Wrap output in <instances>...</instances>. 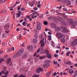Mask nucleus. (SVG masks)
<instances>
[{
	"instance_id": "f257e3e1",
	"label": "nucleus",
	"mask_w": 77,
	"mask_h": 77,
	"mask_svg": "<svg viewBox=\"0 0 77 77\" xmlns=\"http://www.w3.org/2000/svg\"><path fill=\"white\" fill-rule=\"evenodd\" d=\"M67 22L68 24H69L70 25H71L73 27H75V23H77L76 22H74L73 23V21L71 19L69 18L67 20Z\"/></svg>"
},
{
	"instance_id": "f03ea898",
	"label": "nucleus",
	"mask_w": 77,
	"mask_h": 77,
	"mask_svg": "<svg viewBox=\"0 0 77 77\" xmlns=\"http://www.w3.org/2000/svg\"><path fill=\"white\" fill-rule=\"evenodd\" d=\"M61 28L63 29V30L62 31L63 33H66L68 32V30H66V27L61 26Z\"/></svg>"
},
{
	"instance_id": "7ed1b4c3",
	"label": "nucleus",
	"mask_w": 77,
	"mask_h": 77,
	"mask_svg": "<svg viewBox=\"0 0 77 77\" xmlns=\"http://www.w3.org/2000/svg\"><path fill=\"white\" fill-rule=\"evenodd\" d=\"M24 52V49L23 48H21L19 50L18 52H17L18 55L19 56H21L22 54Z\"/></svg>"
},
{
	"instance_id": "20e7f679",
	"label": "nucleus",
	"mask_w": 77,
	"mask_h": 77,
	"mask_svg": "<svg viewBox=\"0 0 77 77\" xmlns=\"http://www.w3.org/2000/svg\"><path fill=\"white\" fill-rule=\"evenodd\" d=\"M36 29L37 30H40L42 28V26L41 25V24L39 23H38L37 24Z\"/></svg>"
},
{
	"instance_id": "39448f33",
	"label": "nucleus",
	"mask_w": 77,
	"mask_h": 77,
	"mask_svg": "<svg viewBox=\"0 0 77 77\" xmlns=\"http://www.w3.org/2000/svg\"><path fill=\"white\" fill-rule=\"evenodd\" d=\"M77 39H74V41L72 42V46L73 47H74L76 45H77Z\"/></svg>"
},
{
	"instance_id": "423d86ee",
	"label": "nucleus",
	"mask_w": 77,
	"mask_h": 77,
	"mask_svg": "<svg viewBox=\"0 0 77 77\" xmlns=\"http://www.w3.org/2000/svg\"><path fill=\"white\" fill-rule=\"evenodd\" d=\"M27 53L25 52L22 55V59H26L27 57Z\"/></svg>"
},
{
	"instance_id": "0eeeda50",
	"label": "nucleus",
	"mask_w": 77,
	"mask_h": 77,
	"mask_svg": "<svg viewBox=\"0 0 77 77\" xmlns=\"http://www.w3.org/2000/svg\"><path fill=\"white\" fill-rule=\"evenodd\" d=\"M43 70V68H38L36 69L37 72L38 74H39V73H40V72H41V71H42Z\"/></svg>"
},
{
	"instance_id": "6e6552de",
	"label": "nucleus",
	"mask_w": 77,
	"mask_h": 77,
	"mask_svg": "<svg viewBox=\"0 0 77 77\" xmlns=\"http://www.w3.org/2000/svg\"><path fill=\"white\" fill-rule=\"evenodd\" d=\"M50 65L49 63H46L43 65V68H47V67L50 66Z\"/></svg>"
},
{
	"instance_id": "1a4fd4ad",
	"label": "nucleus",
	"mask_w": 77,
	"mask_h": 77,
	"mask_svg": "<svg viewBox=\"0 0 77 77\" xmlns=\"http://www.w3.org/2000/svg\"><path fill=\"white\" fill-rule=\"evenodd\" d=\"M5 30H7L9 29V25L8 24H7L5 26H4Z\"/></svg>"
},
{
	"instance_id": "9d476101",
	"label": "nucleus",
	"mask_w": 77,
	"mask_h": 77,
	"mask_svg": "<svg viewBox=\"0 0 77 77\" xmlns=\"http://www.w3.org/2000/svg\"><path fill=\"white\" fill-rule=\"evenodd\" d=\"M46 56L49 59H51V55L50 53L46 54Z\"/></svg>"
},
{
	"instance_id": "9b49d317",
	"label": "nucleus",
	"mask_w": 77,
	"mask_h": 77,
	"mask_svg": "<svg viewBox=\"0 0 77 77\" xmlns=\"http://www.w3.org/2000/svg\"><path fill=\"white\" fill-rule=\"evenodd\" d=\"M55 30L56 32H60V27H57L55 29Z\"/></svg>"
},
{
	"instance_id": "f8f14e48",
	"label": "nucleus",
	"mask_w": 77,
	"mask_h": 77,
	"mask_svg": "<svg viewBox=\"0 0 77 77\" xmlns=\"http://www.w3.org/2000/svg\"><path fill=\"white\" fill-rule=\"evenodd\" d=\"M11 61V58H8L6 61L7 63V64H9V63Z\"/></svg>"
},
{
	"instance_id": "ddd939ff",
	"label": "nucleus",
	"mask_w": 77,
	"mask_h": 77,
	"mask_svg": "<svg viewBox=\"0 0 77 77\" xmlns=\"http://www.w3.org/2000/svg\"><path fill=\"white\" fill-rule=\"evenodd\" d=\"M57 18L58 20H59V21H60V22H61V21H63V19H62V18L60 17L59 16H58L57 17Z\"/></svg>"
},
{
	"instance_id": "4468645a",
	"label": "nucleus",
	"mask_w": 77,
	"mask_h": 77,
	"mask_svg": "<svg viewBox=\"0 0 77 77\" xmlns=\"http://www.w3.org/2000/svg\"><path fill=\"white\" fill-rule=\"evenodd\" d=\"M27 48L29 50H32L33 48V47L32 46H29L27 47Z\"/></svg>"
},
{
	"instance_id": "2eb2a0df",
	"label": "nucleus",
	"mask_w": 77,
	"mask_h": 77,
	"mask_svg": "<svg viewBox=\"0 0 77 77\" xmlns=\"http://www.w3.org/2000/svg\"><path fill=\"white\" fill-rule=\"evenodd\" d=\"M68 0H63L62 2V3H63V4H66L68 3Z\"/></svg>"
},
{
	"instance_id": "dca6fc26",
	"label": "nucleus",
	"mask_w": 77,
	"mask_h": 77,
	"mask_svg": "<svg viewBox=\"0 0 77 77\" xmlns=\"http://www.w3.org/2000/svg\"><path fill=\"white\" fill-rule=\"evenodd\" d=\"M38 42V40L34 38L33 40V42L34 43V44H38L37 42Z\"/></svg>"
},
{
	"instance_id": "f3484780",
	"label": "nucleus",
	"mask_w": 77,
	"mask_h": 77,
	"mask_svg": "<svg viewBox=\"0 0 77 77\" xmlns=\"http://www.w3.org/2000/svg\"><path fill=\"white\" fill-rule=\"evenodd\" d=\"M18 54L17 53H16L14 56L13 57L14 58H16V57H18Z\"/></svg>"
},
{
	"instance_id": "a211bd4d",
	"label": "nucleus",
	"mask_w": 77,
	"mask_h": 77,
	"mask_svg": "<svg viewBox=\"0 0 77 77\" xmlns=\"http://www.w3.org/2000/svg\"><path fill=\"white\" fill-rule=\"evenodd\" d=\"M45 58H46V56L44 55L42 57H39L40 59H45Z\"/></svg>"
},
{
	"instance_id": "6ab92c4d",
	"label": "nucleus",
	"mask_w": 77,
	"mask_h": 77,
	"mask_svg": "<svg viewBox=\"0 0 77 77\" xmlns=\"http://www.w3.org/2000/svg\"><path fill=\"white\" fill-rule=\"evenodd\" d=\"M66 22L65 21H62V24L63 26H66Z\"/></svg>"
},
{
	"instance_id": "aec40b11",
	"label": "nucleus",
	"mask_w": 77,
	"mask_h": 77,
	"mask_svg": "<svg viewBox=\"0 0 77 77\" xmlns=\"http://www.w3.org/2000/svg\"><path fill=\"white\" fill-rule=\"evenodd\" d=\"M44 38H43L42 40L40 41V44H42L44 43Z\"/></svg>"
},
{
	"instance_id": "412c9836",
	"label": "nucleus",
	"mask_w": 77,
	"mask_h": 77,
	"mask_svg": "<svg viewBox=\"0 0 77 77\" xmlns=\"http://www.w3.org/2000/svg\"><path fill=\"white\" fill-rule=\"evenodd\" d=\"M66 65H72V63L71 62H68L67 63H66Z\"/></svg>"
},
{
	"instance_id": "4be33fe9",
	"label": "nucleus",
	"mask_w": 77,
	"mask_h": 77,
	"mask_svg": "<svg viewBox=\"0 0 77 77\" xmlns=\"http://www.w3.org/2000/svg\"><path fill=\"white\" fill-rule=\"evenodd\" d=\"M51 26L53 28H56V24L53 23L51 24Z\"/></svg>"
},
{
	"instance_id": "5701e85b",
	"label": "nucleus",
	"mask_w": 77,
	"mask_h": 77,
	"mask_svg": "<svg viewBox=\"0 0 77 77\" xmlns=\"http://www.w3.org/2000/svg\"><path fill=\"white\" fill-rule=\"evenodd\" d=\"M61 35V33L60 32H57L56 34V36L57 37H59V36Z\"/></svg>"
},
{
	"instance_id": "b1692460",
	"label": "nucleus",
	"mask_w": 77,
	"mask_h": 77,
	"mask_svg": "<svg viewBox=\"0 0 77 77\" xmlns=\"http://www.w3.org/2000/svg\"><path fill=\"white\" fill-rule=\"evenodd\" d=\"M49 53H50V52L48 51V50H45V54H48Z\"/></svg>"
},
{
	"instance_id": "393cba45",
	"label": "nucleus",
	"mask_w": 77,
	"mask_h": 77,
	"mask_svg": "<svg viewBox=\"0 0 77 77\" xmlns=\"http://www.w3.org/2000/svg\"><path fill=\"white\" fill-rule=\"evenodd\" d=\"M48 40L50 41L51 39V36L50 35H48Z\"/></svg>"
},
{
	"instance_id": "a878e982",
	"label": "nucleus",
	"mask_w": 77,
	"mask_h": 77,
	"mask_svg": "<svg viewBox=\"0 0 77 77\" xmlns=\"http://www.w3.org/2000/svg\"><path fill=\"white\" fill-rule=\"evenodd\" d=\"M3 70L4 71H5V72H6V66H4L3 67Z\"/></svg>"
},
{
	"instance_id": "bb28decb",
	"label": "nucleus",
	"mask_w": 77,
	"mask_h": 77,
	"mask_svg": "<svg viewBox=\"0 0 77 77\" xmlns=\"http://www.w3.org/2000/svg\"><path fill=\"white\" fill-rule=\"evenodd\" d=\"M61 42H63V43H65V39H64V38H62V39H61Z\"/></svg>"
},
{
	"instance_id": "cd10ccee",
	"label": "nucleus",
	"mask_w": 77,
	"mask_h": 77,
	"mask_svg": "<svg viewBox=\"0 0 77 77\" xmlns=\"http://www.w3.org/2000/svg\"><path fill=\"white\" fill-rule=\"evenodd\" d=\"M43 24L44 25H47L48 24V22L46 21H45L43 22Z\"/></svg>"
},
{
	"instance_id": "c85d7f7f",
	"label": "nucleus",
	"mask_w": 77,
	"mask_h": 77,
	"mask_svg": "<svg viewBox=\"0 0 77 77\" xmlns=\"http://www.w3.org/2000/svg\"><path fill=\"white\" fill-rule=\"evenodd\" d=\"M67 3V5H71V2H70V1H69V2H68Z\"/></svg>"
},
{
	"instance_id": "c756f323",
	"label": "nucleus",
	"mask_w": 77,
	"mask_h": 77,
	"mask_svg": "<svg viewBox=\"0 0 77 77\" xmlns=\"http://www.w3.org/2000/svg\"><path fill=\"white\" fill-rule=\"evenodd\" d=\"M5 60H4V59L3 58H1L0 59V63H2V62H4Z\"/></svg>"
},
{
	"instance_id": "7c9ffc66",
	"label": "nucleus",
	"mask_w": 77,
	"mask_h": 77,
	"mask_svg": "<svg viewBox=\"0 0 77 77\" xmlns=\"http://www.w3.org/2000/svg\"><path fill=\"white\" fill-rule=\"evenodd\" d=\"M62 36H63V35H61L60 36L58 37L59 39H61L62 37Z\"/></svg>"
},
{
	"instance_id": "2f4dec72",
	"label": "nucleus",
	"mask_w": 77,
	"mask_h": 77,
	"mask_svg": "<svg viewBox=\"0 0 77 77\" xmlns=\"http://www.w3.org/2000/svg\"><path fill=\"white\" fill-rule=\"evenodd\" d=\"M18 77H26V76H25L24 75H23L22 74H21Z\"/></svg>"
},
{
	"instance_id": "473e14b6",
	"label": "nucleus",
	"mask_w": 77,
	"mask_h": 77,
	"mask_svg": "<svg viewBox=\"0 0 77 77\" xmlns=\"http://www.w3.org/2000/svg\"><path fill=\"white\" fill-rule=\"evenodd\" d=\"M19 38L20 40H21V38H22V37H21V34H19Z\"/></svg>"
},
{
	"instance_id": "72a5a7b5",
	"label": "nucleus",
	"mask_w": 77,
	"mask_h": 77,
	"mask_svg": "<svg viewBox=\"0 0 77 77\" xmlns=\"http://www.w3.org/2000/svg\"><path fill=\"white\" fill-rule=\"evenodd\" d=\"M39 77V75H34L32 77Z\"/></svg>"
},
{
	"instance_id": "f704fd0d",
	"label": "nucleus",
	"mask_w": 77,
	"mask_h": 77,
	"mask_svg": "<svg viewBox=\"0 0 77 77\" xmlns=\"http://www.w3.org/2000/svg\"><path fill=\"white\" fill-rule=\"evenodd\" d=\"M41 50V48H39V49H38L37 51V53H39V52L40 51V50Z\"/></svg>"
},
{
	"instance_id": "c9c22d12",
	"label": "nucleus",
	"mask_w": 77,
	"mask_h": 77,
	"mask_svg": "<svg viewBox=\"0 0 77 77\" xmlns=\"http://www.w3.org/2000/svg\"><path fill=\"white\" fill-rule=\"evenodd\" d=\"M53 19L54 21H55V20H56L57 19L56 18V17H53Z\"/></svg>"
},
{
	"instance_id": "e433bc0d",
	"label": "nucleus",
	"mask_w": 77,
	"mask_h": 77,
	"mask_svg": "<svg viewBox=\"0 0 77 77\" xmlns=\"http://www.w3.org/2000/svg\"><path fill=\"white\" fill-rule=\"evenodd\" d=\"M9 74V71H8L7 72L4 73V75H8Z\"/></svg>"
},
{
	"instance_id": "4c0bfd02",
	"label": "nucleus",
	"mask_w": 77,
	"mask_h": 77,
	"mask_svg": "<svg viewBox=\"0 0 77 77\" xmlns=\"http://www.w3.org/2000/svg\"><path fill=\"white\" fill-rule=\"evenodd\" d=\"M57 75V73L55 72L53 73V74L52 75V76H53L54 75Z\"/></svg>"
},
{
	"instance_id": "58836bf2",
	"label": "nucleus",
	"mask_w": 77,
	"mask_h": 77,
	"mask_svg": "<svg viewBox=\"0 0 77 77\" xmlns=\"http://www.w3.org/2000/svg\"><path fill=\"white\" fill-rule=\"evenodd\" d=\"M50 62V61L49 60H48L46 61V63H48L49 64V63Z\"/></svg>"
},
{
	"instance_id": "ea45409f",
	"label": "nucleus",
	"mask_w": 77,
	"mask_h": 77,
	"mask_svg": "<svg viewBox=\"0 0 77 77\" xmlns=\"http://www.w3.org/2000/svg\"><path fill=\"white\" fill-rule=\"evenodd\" d=\"M20 10L22 11H25V9L24 8H22Z\"/></svg>"
},
{
	"instance_id": "a19ab883",
	"label": "nucleus",
	"mask_w": 77,
	"mask_h": 77,
	"mask_svg": "<svg viewBox=\"0 0 77 77\" xmlns=\"http://www.w3.org/2000/svg\"><path fill=\"white\" fill-rule=\"evenodd\" d=\"M17 2H16V5H18V4H19V3H20V1H19V0H17Z\"/></svg>"
},
{
	"instance_id": "79ce46f5",
	"label": "nucleus",
	"mask_w": 77,
	"mask_h": 77,
	"mask_svg": "<svg viewBox=\"0 0 77 77\" xmlns=\"http://www.w3.org/2000/svg\"><path fill=\"white\" fill-rule=\"evenodd\" d=\"M69 72L70 73V74H72L74 73V70H73L71 72L69 71Z\"/></svg>"
},
{
	"instance_id": "37998d69",
	"label": "nucleus",
	"mask_w": 77,
	"mask_h": 77,
	"mask_svg": "<svg viewBox=\"0 0 77 77\" xmlns=\"http://www.w3.org/2000/svg\"><path fill=\"white\" fill-rule=\"evenodd\" d=\"M45 45V44H44V43H42L41 45V47H44Z\"/></svg>"
},
{
	"instance_id": "c03bdc74",
	"label": "nucleus",
	"mask_w": 77,
	"mask_h": 77,
	"mask_svg": "<svg viewBox=\"0 0 77 77\" xmlns=\"http://www.w3.org/2000/svg\"><path fill=\"white\" fill-rule=\"evenodd\" d=\"M2 37L3 38H6V34H4L2 35Z\"/></svg>"
},
{
	"instance_id": "a18cd8bd",
	"label": "nucleus",
	"mask_w": 77,
	"mask_h": 77,
	"mask_svg": "<svg viewBox=\"0 0 77 77\" xmlns=\"http://www.w3.org/2000/svg\"><path fill=\"white\" fill-rule=\"evenodd\" d=\"M5 32L7 34H8L9 33V31H5Z\"/></svg>"
},
{
	"instance_id": "49530a36",
	"label": "nucleus",
	"mask_w": 77,
	"mask_h": 77,
	"mask_svg": "<svg viewBox=\"0 0 77 77\" xmlns=\"http://www.w3.org/2000/svg\"><path fill=\"white\" fill-rule=\"evenodd\" d=\"M37 7H38V8H40V7H41V4H39L37 5Z\"/></svg>"
},
{
	"instance_id": "de8ad7c7",
	"label": "nucleus",
	"mask_w": 77,
	"mask_h": 77,
	"mask_svg": "<svg viewBox=\"0 0 77 77\" xmlns=\"http://www.w3.org/2000/svg\"><path fill=\"white\" fill-rule=\"evenodd\" d=\"M17 15L18 16H20V17H21V14H20V13H17Z\"/></svg>"
},
{
	"instance_id": "09e8293b",
	"label": "nucleus",
	"mask_w": 77,
	"mask_h": 77,
	"mask_svg": "<svg viewBox=\"0 0 77 77\" xmlns=\"http://www.w3.org/2000/svg\"><path fill=\"white\" fill-rule=\"evenodd\" d=\"M12 50V48H9V49H8V51H11V50Z\"/></svg>"
},
{
	"instance_id": "8fccbe9b",
	"label": "nucleus",
	"mask_w": 77,
	"mask_h": 77,
	"mask_svg": "<svg viewBox=\"0 0 77 77\" xmlns=\"http://www.w3.org/2000/svg\"><path fill=\"white\" fill-rule=\"evenodd\" d=\"M34 3H32L31 4V7H32V6H33L34 5Z\"/></svg>"
},
{
	"instance_id": "3c124183",
	"label": "nucleus",
	"mask_w": 77,
	"mask_h": 77,
	"mask_svg": "<svg viewBox=\"0 0 77 77\" xmlns=\"http://www.w3.org/2000/svg\"><path fill=\"white\" fill-rule=\"evenodd\" d=\"M35 2H36V1L34 0L32 2V3H34V4H35Z\"/></svg>"
},
{
	"instance_id": "603ef678",
	"label": "nucleus",
	"mask_w": 77,
	"mask_h": 77,
	"mask_svg": "<svg viewBox=\"0 0 77 77\" xmlns=\"http://www.w3.org/2000/svg\"><path fill=\"white\" fill-rule=\"evenodd\" d=\"M34 10L36 11V10H37V9H38V8H37V7H34Z\"/></svg>"
},
{
	"instance_id": "864d4df0",
	"label": "nucleus",
	"mask_w": 77,
	"mask_h": 77,
	"mask_svg": "<svg viewBox=\"0 0 77 77\" xmlns=\"http://www.w3.org/2000/svg\"><path fill=\"white\" fill-rule=\"evenodd\" d=\"M25 24H26V22H24L23 23L22 25H23V26H24Z\"/></svg>"
},
{
	"instance_id": "5fc2aeb1",
	"label": "nucleus",
	"mask_w": 77,
	"mask_h": 77,
	"mask_svg": "<svg viewBox=\"0 0 77 77\" xmlns=\"http://www.w3.org/2000/svg\"><path fill=\"white\" fill-rule=\"evenodd\" d=\"M63 11H64L65 12H67V9H66V8H63Z\"/></svg>"
},
{
	"instance_id": "6e6d98bb",
	"label": "nucleus",
	"mask_w": 77,
	"mask_h": 77,
	"mask_svg": "<svg viewBox=\"0 0 77 77\" xmlns=\"http://www.w3.org/2000/svg\"><path fill=\"white\" fill-rule=\"evenodd\" d=\"M48 19L49 20H51L52 19V18L51 17H49L48 18Z\"/></svg>"
},
{
	"instance_id": "4d7b16f0",
	"label": "nucleus",
	"mask_w": 77,
	"mask_h": 77,
	"mask_svg": "<svg viewBox=\"0 0 77 77\" xmlns=\"http://www.w3.org/2000/svg\"><path fill=\"white\" fill-rule=\"evenodd\" d=\"M26 18H27L28 19H29V18H30V16H27L26 17Z\"/></svg>"
},
{
	"instance_id": "13d9d810",
	"label": "nucleus",
	"mask_w": 77,
	"mask_h": 77,
	"mask_svg": "<svg viewBox=\"0 0 77 77\" xmlns=\"http://www.w3.org/2000/svg\"><path fill=\"white\" fill-rule=\"evenodd\" d=\"M0 2L1 4H3V1L2 0H0Z\"/></svg>"
},
{
	"instance_id": "bf43d9fd",
	"label": "nucleus",
	"mask_w": 77,
	"mask_h": 77,
	"mask_svg": "<svg viewBox=\"0 0 77 77\" xmlns=\"http://www.w3.org/2000/svg\"><path fill=\"white\" fill-rule=\"evenodd\" d=\"M5 59H7V58H8V55L5 56Z\"/></svg>"
},
{
	"instance_id": "052dcab7",
	"label": "nucleus",
	"mask_w": 77,
	"mask_h": 77,
	"mask_svg": "<svg viewBox=\"0 0 77 77\" xmlns=\"http://www.w3.org/2000/svg\"><path fill=\"white\" fill-rule=\"evenodd\" d=\"M38 13V12H35L34 13L32 14H34V15H35V14H36Z\"/></svg>"
},
{
	"instance_id": "680f3d73",
	"label": "nucleus",
	"mask_w": 77,
	"mask_h": 77,
	"mask_svg": "<svg viewBox=\"0 0 77 77\" xmlns=\"http://www.w3.org/2000/svg\"><path fill=\"white\" fill-rule=\"evenodd\" d=\"M24 46H25V45H24V43H23L22 44V47H24Z\"/></svg>"
},
{
	"instance_id": "e2e57ef3",
	"label": "nucleus",
	"mask_w": 77,
	"mask_h": 77,
	"mask_svg": "<svg viewBox=\"0 0 77 77\" xmlns=\"http://www.w3.org/2000/svg\"><path fill=\"white\" fill-rule=\"evenodd\" d=\"M48 33L49 35H52V33H51V32H48Z\"/></svg>"
},
{
	"instance_id": "0e129e2a",
	"label": "nucleus",
	"mask_w": 77,
	"mask_h": 77,
	"mask_svg": "<svg viewBox=\"0 0 77 77\" xmlns=\"http://www.w3.org/2000/svg\"><path fill=\"white\" fill-rule=\"evenodd\" d=\"M30 26V24L29 23L28 25H27L26 26L27 27H29Z\"/></svg>"
},
{
	"instance_id": "69168bd1",
	"label": "nucleus",
	"mask_w": 77,
	"mask_h": 77,
	"mask_svg": "<svg viewBox=\"0 0 77 77\" xmlns=\"http://www.w3.org/2000/svg\"><path fill=\"white\" fill-rule=\"evenodd\" d=\"M20 7H18L17 8V10L18 11H20Z\"/></svg>"
},
{
	"instance_id": "338daca9",
	"label": "nucleus",
	"mask_w": 77,
	"mask_h": 77,
	"mask_svg": "<svg viewBox=\"0 0 77 77\" xmlns=\"http://www.w3.org/2000/svg\"><path fill=\"white\" fill-rule=\"evenodd\" d=\"M18 75H14V77H18Z\"/></svg>"
},
{
	"instance_id": "774afa93",
	"label": "nucleus",
	"mask_w": 77,
	"mask_h": 77,
	"mask_svg": "<svg viewBox=\"0 0 77 77\" xmlns=\"http://www.w3.org/2000/svg\"><path fill=\"white\" fill-rule=\"evenodd\" d=\"M3 52L2 50H0V54H2V53H3Z\"/></svg>"
}]
</instances>
